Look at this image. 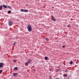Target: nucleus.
<instances>
[{"label":"nucleus","mask_w":79,"mask_h":79,"mask_svg":"<svg viewBox=\"0 0 79 79\" xmlns=\"http://www.w3.org/2000/svg\"><path fill=\"white\" fill-rule=\"evenodd\" d=\"M29 32H31L32 31V28L31 27V25L29 24L27 26Z\"/></svg>","instance_id":"obj_1"},{"label":"nucleus","mask_w":79,"mask_h":79,"mask_svg":"<svg viewBox=\"0 0 79 79\" xmlns=\"http://www.w3.org/2000/svg\"><path fill=\"white\" fill-rule=\"evenodd\" d=\"M8 24L9 26H11L13 25V21H12L9 20Z\"/></svg>","instance_id":"obj_2"},{"label":"nucleus","mask_w":79,"mask_h":79,"mask_svg":"<svg viewBox=\"0 0 79 79\" xmlns=\"http://www.w3.org/2000/svg\"><path fill=\"white\" fill-rule=\"evenodd\" d=\"M3 63H0V68H3Z\"/></svg>","instance_id":"obj_3"},{"label":"nucleus","mask_w":79,"mask_h":79,"mask_svg":"<svg viewBox=\"0 0 79 79\" xmlns=\"http://www.w3.org/2000/svg\"><path fill=\"white\" fill-rule=\"evenodd\" d=\"M13 75H14V76H15V77H16V76L18 75V73H13Z\"/></svg>","instance_id":"obj_4"},{"label":"nucleus","mask_w":79,"mask_h":79,"mask_svg":"<svg viewBox=\"0 0 79 79\" xmlns=\"http://www.w3.org/2000/svg\"><path fill=\"white\" fill-rule=\"evenodd\" d=\"M52 21H56V19H55V17H53L52 18Z\"/></svg>","instance_id":"obj_5"},{"label":"nucleus","mask_w":79,"mask_h":79,"mask_svg":"<svg viewBox=\"0 0 79 79\" xmlns=\"http://www.w3.org/2000/svg\"><path fill=\"white\" fill-rule=\"evenodd\" d=\"M18 69V67H15L14 69L13 70H14V71H15V70H17Z\"/></svg>","instance_id":"obj_6"},{"label":"nucleus","mask_w":79,"mask_h":79,"mask_svg":"<svg viewBox=\"0 0 79 79\" xmlns=\"http://www.w3.org/2000/svg\"><path fill=\"white\" fill-rule=\"evenodd\" d=\"M27 62L28 63H31V60L30 59H29L28 60Z\"/></svg>","instance_id":"obj_7"},{"label":"nucleus","mask_w":79,"mask_h":79,"mask_svg":"<svg viewBox=\"0 0 79 79\" xmlns=\"http://www.w3.org/2000/svg\"><path fill=\"white\" fill-rule=\"evenodd\" d=\"M3 8H7V6H6L5 5H3Z\"/></svg>","instance_id":"obj_8"},{"label":"nucleus","mask_w":79,"mask_h":79,"mask_svg":"<svg viewBox=\"0 0 79 79\" xmlns=\"http://www.w3.org/2000/svg\"><path fill=\"white\" fill-rule=\"evenodd\" d=\"M63 76L64 77H67V74H64V75Z\"/></svg>","instance_id":"obj_9"},{"label":"nucleus","mask_w":79,"mask_h":79,"mask_svg":"<svg viewBox=\"0 0 79 79\" xmlns=\"http://www.w3.org/2000/svg\"><path fill=\"white\" fill-rule=\"evenodd\" d=\"M2 10V5L0 6V10Z\"/></svg>","instance_id":"obj_10"},{"label":"nucleus","mask_w":79,"mask_h":79,"mask_svg":"<svg viewBox=\"0 0 79 79\" xmlns=\"http://www.w3.org/2000/svg\"><path fill=\"white\" fill-rule=\"evenodd\" d=\"M24 12H28V10H24Z\"/></svg>","instance_id":"obj_11"},{"label":"nucleus","mask_w":79,"mask_h":79,"mask_svg":"<svg viewBox=\"0 0 79 79\" xmlns=\"http://www.w3.org/2000/svg\"><path fill=\"white\" fill-rule=\"evenodd\" d=\"M45 60H48V57L47 56L45 57Z\"/></svg>","instance_id":"obj_12"},{"label":"nucleus","mask_w":79,"mask_h":79,"mask_svg":"<svg viewBox=\"0 0 79 79\" xmlns=\"http://www.w3.org/2000/svg\"><path fill=\"white\" fill-rule=\"evenodd\" d=\"M70 64H73V61H71L70 62Z\"/></svg>","instance_id":"obj_13"},{"label":"nucleus","mask_w":79,"mask_h":79,"mask_svg":"<svg viewBox=\"0 0 79 79\" xmlns=\"http://www.w3.org/2000/svg\"><path fill=\"white\" fill-rule=\"evenodd\" d=\"M21 11H22V12L23 11V12H24V9H22L21 10Z\"/></svg>","instance_id":"obj_14"},{"label":"nucleus","mask_w":79,"mask_h":79,"mask_svg":"<svg viewBox=\"0 0 79 79\" xmlns=\"http://www.w3.org/2000/svg\"><path fill=\"white\" fill-rule=\"evenodd\" d=\"M8 8H10V9H11V6H8Z\"/></svg>","instance_id":"obj_15"},{"label":"nucleus","mask_w":79,"mask_h":79,"mask_svg":"<svg viewBox=\"0 0 79 79\" xmlns=\"http://www.w3.org/2000/svg\"><path fill=\"white\" fill-rule=\"evenodd\" d=\"M11 11L10 10H9L8 11V13H11Z\"/></svg>","instance_id":"obj_16"},{"label":"nucleus","mask_w":79,"mask_h":79,"mask_svg":"<svg viewBox=\"0 0 79 79\" xmlns=\"http://www.w3.org/2000/svg\"><path fill=\"white\" fill-rule=\"evenodd\" d=\"M25 65H26V66H28V63H25Z\"/></svg>","instance_id":"obj_17"},{"label":"nucleus","mask_w":79,"mask_h":79,"mask_svg":"<svg viewBox=\"0 0 79 79\" xmlns=\"http://www.w3.org/2000/svg\"><path fill=\"white\" fill-rule=\"evenodd\" d=\"M46 40L47 41H48L49 40L47 38H46Z\"/></svg>","instance_id":"obj_18"},{"label":"nucleus","mask_w":79,"mask_h":79,"mask_svg":"<svg viewBox=\"0 0 79 79\" xmlns=\"http://www.w3.org/2000/svg\"><path fill=\"white\" fill-rule=\"evenodd\" d=\"M16 44V42H14V43L13 44V45H15Z\"/></svg>","instance_id":"obj_19"},{"label":"nucleus","mask_w":79,"mask_h":79,"mask_svg":"<svg viewBox=\"0 0 79 79\" xmlns=\"http://www.w3.org/2000/svg\"><path fill=\"white\" fill-rule=\"evenodd\" d=\"M2 70H0V74H1L2 73Z\"/></svg>","instance_id":"obj_20"},{"label":"nucleus","mask_w":79,"mask_h":79,"mask_svg":"<svg viewBox=\"0 0 79 79\" xmlns=\"http://www.w3.org/2000/svg\"><path fill=\"white\" fill-rule=\"evenodd\" d=\"M16 60H14V63H16Z\"/></svg>","instance_id":"obj_21"},{"label":"nucleus","mask_w":79,"mask_h":79,"mask_svg":"<svg viewBox=\"0 0 79 79\" xmlns=\"http://www.w3.org/2000/svg\"><path fill=\"white\" fill-rule=\"evenodd\" d=\"M69 26H70V24H69V25L67 26V27H69Z\"/></svg>","instance_id":"obj_22"},{"label":"nucleus","mask_w":79,"mask_h":79,"mask_svg":"<svg viewBox=\"0 0 79 79\" xmlns=\"http://www.w3.org/2000/svg\"><path fill=\"white\" fill-rule=\"evenodd\" d=\"M59 71V69H57L56 70V72H58Z\"/></svg>","instance_id":"obj_23"},{"label":"nucleus","mask_w":79,"mask_h":79,"mask_svg":"<svg viewBox=\"0 0 79 79\" xmlns=\"http://www.w3.org/2000/svg\"><path fill=\"white\" fill-rule=\"evenodd\" d=\"M63 48H64L65 47V46H63Z\"/></svg>","instance_id":"obj_24"},{"label":"nucleus","mask_w":79,"mask_h":79,"mask_svg":"<svg viewBox=\"0 0 79 79\" xmlns=\"http://www.w3.org/2000/svg\"><path fill=\"white\" fill-rule=\"evenodd\" d=\"M50 77H51L49 79H52V77H51V76H50Z\"/></svg>","instance_id":"obj_25"},{"label":"nucleus","mask_w":79,"mask_h":79,"mask_svg":"<svg viewBox=\"0 0 79 79\" xmlns=\"http://www.w3.org/2000/svg\"><path fill=\"white\" fill-rule=\"evenodd\" d=\"M67 71H68V70H67L65 71L66 73V72H67Z\"/></svg>","instance_id":"obj_26"},{"label":"nucleus","mask_w":79,"mask_h":79,"mask_svg":"<svg viewBox=\"0 0 79 79\" xmlns=\"http://www.w3.org/2000/svg\"><path fill=\"white\" fill-rule=\"evenodd\" d=\"M53 8H54V7H53Z\"/></svg>","instance_id":"obj_27"}]
</instances>
